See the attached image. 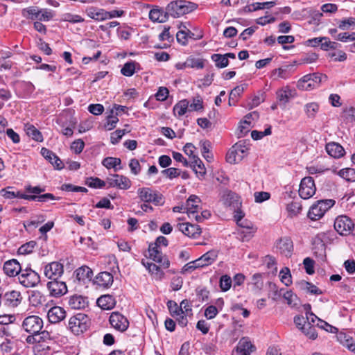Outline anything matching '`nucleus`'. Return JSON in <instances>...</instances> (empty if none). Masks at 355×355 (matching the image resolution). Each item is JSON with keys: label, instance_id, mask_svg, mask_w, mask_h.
Here are the masks:
<instances>
[{"label": "nucleus", "instance_id": "4be33fe9", "mask_svg": "<svg viewBox=\"0 0 355 355\" xmlns=\"http://www.w3.org/2000/svg\"><path fill=\"white\" fill-rule=\"evenodd\" d=\"M68 304L73 309H83L87 306L88 301L87 297L74 295L69 297Z\"/></svg>", "mask_w": 355, "mask_h": 355}, {"label": "nucleus", "instance_id": "4c0bfd02", "mask_svg": "<svg viewBox=\"0 0 355 355\" xmlns=\"http://www.w3.org/2000/svg\"><path fill=\"white\" fill-rule=\"evenodd\" d=\"M183 65L190 68L202 69L204 67V60L200 58L189 57L183 63Z\"/></svg>", "mask_w": 355, "mask_h": 355}, {"label": "nucleus", "instance_id": "9d476101", "mask_svg": "<svg viewBox=\"0 0 355 355\" xmlns=\"http://www.w3.org/2000/svg\"><path fill=\"white\" fill-rule=\"evenodd\" d=\"M22 327L29 334H36L42 329L43 320L37 315H30L24 320Z\"/></svg>", "mask_w": 355, "mask_h": 355}, {"label": "nucleus", "instance_id": "603ef678", "mask_svg": "<svg viewBox=\"0 0 355 355\" xmlns=\"http://www.w3.org/2000/svg\"><path fill=\"white\" fill-rule=\"evenodd\" d=\"M202 103V98L200 96L193 98L192 103L190 105L189 104V110L198 111L202 110L203 108Z\"/></svg>", "mask_w": 355, "mask_h": 355}, {"label": "nucleus", "instance_id": "c756f323", "mask_svg": "<svg viewBox=\"0 0 355 355\" xmlns=\"http://www.w3.org/2000/svg\"><path fill=\"white\" fill-rule=\"evenodd\" d=\"M167 11L160 9H152L149 12V19L154 22L164 23L168 19Z\"/></svg>", "mask_w": 355, "mask_h": 355}, {"label": "nucleus", "instance_id": "c03bdc74", "mask_svg": "<svg viewBox=\"0 0 355 355\" xmlns=\"http://www.w3.org/2000/svg\"><path fill=\"white\" fill-rule=\"evenodd\" d=\"M148 272L154 276L156 280H161L164 276V272L155 263L150 264L148 266Z\"/></svg>", "mask_w": 355, "mask_h": 355}, {"label": "nucleus", "instance_id": "09e8293b", "mask_svg": "<svg viewBox=\"0 0 355 355\" xmlns=\"http://www.w3.org/2000/svg\"><path fill=\"white\" fill-rule=\"evenodd\" d=\"M23 15L31 19H38L41 12L39 9L35 7H30L23 10Z\"/></svg>", "mask_w": 355, "mask_h": 355}, {"label": "nucleus", "instance_id": "4468645a", "mask_svg": "<svg viewBox=\"0 0 355 355\" xmlns=\"http://www.w3.org/2000/svg\"><path fill=\"white\" fill-rule=\"evenodd\" d=\"M22 296L17 291H10L4 293L2 298V303L8 308H15L21 302Z\"/></svg>", "mask_w": 355, "mask_h": 355}, {"label": "nucleus", "instance_id": "b1692460", "mask_svg": "<svg viewBox=\"0 0 355 355\" xmlns=\"http://www.w3.org/2000/svg\"><path fill=\"white\" fill-rule=\"evenodd\" d=\"M326 151L334 158H340L345 154V149L338 143L331 142L326 145Z\"/></svg>", "mask_w": 355, "mask_h": 355}, {"label": "nucleus", "instance_id": "20e7f679", "mask_svg": "<svg viewBox=\"0 0 355 355\" xmlns=\"http://www.w3.org/2000/svg\"><path fill=\"white\" fill-rule=\"evenodd\" d=\"M137 194L141 201L144 202H152L155 205L163 203L162 195L149 187H141L137 190Z\"/></svg>", "mask_w": 355, "mask_h": 355}, {"label": "nucleus", "instance_id": "dca6fc26", "mask_svg": "<svg viewBox=\"0 0 355 355\" xmlns=\"http://www.w3.org/2000/svg\"><path fill=\"white\" fill-rule=\"evenodd\" d=\"M3 269L6 275L9 277L19 276L22 270L20 263L15 259L6 261Z\"/></svg>", "mask_w": 355, "mask_h": 355}, {"label": "nucleus", "instance_id": "c9c22d12", "mask_svg": "<svg viewBox=\"0 0 355 355\" xmlns=\"http://www.w3.org/2000/svg\"><path fill=\"white\" fill-rule=\"evenodd\" d=\"M319 104L315 102L306 103L304 105V112L308 118L313 119L319 110Z\"/></svg>", "mask_w": 355, "mask_h": 355}, {"label": "nucleus", "instance_id": "338daca9", "mask_svg": "<svg viewBox=\"0 0 355 355\" xmlns=\"http://www.w3.org/2000/svg\"><path fill=\"white\" fill-rule=\"evenodd\" d=\"M84 146H85V143L83 142V141L82 139H79L74 141L71 144V148L72 150L74 151L75 153L79 154L83 151Z\"/></svg>", "mask_w": 355, "mask_h": 355}, {"label": "nucleus", "instance_id": "a878e982", "mask_svg": "<svg viewBox=\"0 0 355 355\" xmlns=\"http://www.w3.org/2000/svg\"><path fill=\"white\" fill-rule=\"evenodd\" d=\"M190 167L193 168L198 178H202L206 174V168L202 161L196 155H193Z\"/></svg>", "mask_w": 355, "mask_h": 355}, {"label": "nucleus", "instance_id": "39448f33", "mask_svg": "<svg viewBox=\"0 0 355 355\" xmlns=\"http://www.w3.org/2000/svg\"><path fill=\"white\" fill-rule=\"evenodd\" d=\"M87 316L80 313L69 319L68 327L74 334L78 335L87 330Z\"/></svg>", "mask_w": 355, "mask_h": 355}, {"label": "nucleus", "instance_id": "a19ab883", "mask_svg": "<svg viewBox=\"0 0 355 355\" xmlns=\"http://www.w3.org/2000/svg\"><path fill=\"white\" fill-rule=\"evenodd\" d=\"M279 277L281 282L283 284H284L286 286H288L292 284L291 275L288 268H283L280 270Z\"/></svg>", "mask_w": 355, "mask_h": 355}, {"label": "nucleus", "instance_id": "e2e57ef3", "mask_svg": "<svg viewBox=\"0 0 355 355\" xmlns=\"http://www.w3.org/2000/svg\"><path fill=\"white\" fill-rule=\"evenodd\" d=\"M125 134V130H116L111 134V143L112 144H116L119 142L122 137Z\"/></svg>", "mask_w": 355, "mask_h": 355}, {"label": "nucleus", "instance_id": "6e6552de", "mask_svg": "<svg viewBox=\"0 0 355 355\" xmlns=\"http://www.w3.org/2000/svg\"><path fill=\"white\" fill-rule=\"evenodd\" d=\"M109 187H116L119 189L127 190L132 185L131 180L126 176L119 174H110L106 179Z\"/></svg>", "mask_w": 355, "mask_h": 355}, {"label": "nucleus", "instance_id": "473e14b6", "mask_svg": "<svg viewBox=\"0 0 355 355\" xmlns=\"http://www.w3.org/2000/svg\"><path fill=\"white\" fill-rule=\"evenodd\" d=\"M302 331L310 339L315 340L318 337V334L315 327L311 325L310 318L307 316V324L301 327Z\"/></svg>", "mask_w": 355, "mask_h": 355}, {"label": "nucleus", "instance_id": "aec40b11", "mask_svg": "<svg viewBox=\"0 0 355 355\" xmlns=\"http://www.w3.org/2000/svg\"><path fill=\"white\" fill-rule=\"evenodd\" d=\"M201 202L200 198L196 195H191L186 201L187 213L189 217H193L198 212V204Z\"/></svg>", "mask_w": 355, "mask_h": 355}, {"label": "nucleus", "instance_id": "bb28decb", "mask_svg": "<svg viewBox=\"0 0 355 355\" xmlns=\"http://www.w3.org/2000/svg\"><path fill=\"white\" fill-rule=\"evenodd\" d=\"M86 12L89 17L94 20L103 21L107 19V11L103 9L91 7L86 10Z\"/></svg>", "mask_w": 355, "mask_h": 355}, {"label": "nucleus", "instance_id": "2f4dec72", "mask_svg": "<svg viewBox=\"0 0 355 355\" xmlns=\"http://www.w3.org/2000/svg\"><path fill=\"white\" fill-rule=\"evenodd\" d=\"M25 131L28 137L36 141L41 142L43 141L42 133L33 125L26 124L25 125Z\"/></svg>", "mask_w": 355, "mask_h": 355}, {"label": "nucleus", "instance_id": "69168bd1", "mask_svg": "<svg viewBox=\"0 0 355 355\" xmlns=\"http://www.w3.org/2000/svg\"><path fill=\"white\" fill-rule=\"evenodd\" d=\"M168 94L169 92L166 87H160L155 94L156 99L159 101H164L167 98Z\"/></svg>", "mask_w": 355, "mask_h": 355}, {"label": "nucleus", "instance_id": "5fc2aeb1", "mask_svg": "<svg viewBox=\"0 0 355 355\" xmlns=\"http://www.w3.org/2000/svg\"><path fill=\"white\" fill-rule=\"evenodd\" d=\"M232 147L237 152V155L239 157V159H242V158L246 155L248 150V148L246 147L241 141L236 143Z\"/></svg>", "mask_w": 355, "mask_h": 355}, {"label": "nucleus", "instance_id": "49530a36", "mask_svg": "<svg viewBox=\"0 0 355 355\" xmlns=\"http://www.w3.org/2000/svg\"><path fill=\"white\" fill-rule=\"evenodd\" d=\"M28 198L31 199V200H37L38 202H46L49 200H58L60 198H56L52 193H44L41 195H32V196Z\"/></svg>", "mask_w": 355, "mask_h": 355}, {"label": "nucleus", "instance_id": "4d7b16f0", "mask_svg": "<svg viewBox=\"0 0 355 355\" xmlns=\"http://www.w3.org/2000/svg\"><path fill=\"white\" fill-rule=\"evenodd\" d=\"M315 325L317 327H318L319 328H320L322 329H324L325 331H327L328 332H331V333H335L338 330L337 328H336L335 327H333L332 325L329 324V323H327V322H325L321 319L318 320V322L316 323Z\"/></svg>", "mask_w": 355, "mask_h": 355}, {"label": "nucleus", "instance_id": "3c124183", "mask_svg": "<svg viewBox=\"0 0 355 355\" xmlns=\"http://www.w3.org/2000/svg\"><path fill=\"white\" fill-rule=\"evenodd\" d=\"M218 253L215 250H210L202 256V260H204L207 266L211 264L217 258Z\"/></svg>", "mask_w": 355, "mask_h": 355}, {"label": "nucleus", "instance_id": "79ce46f5", "mask_svg": "<svg viewBox=\"0 0 355 355\" xmlns=\"http://www.w3.org/2000/svg\"><path fill=\"white\" fill-rule=\"evenodd\" d=\"M279 44L283 45L284 50H288L294 47V46H286V44H291L294 42L295 37L293 35H281L277 39Z\"/></svg>", "mask_w": 355, "mask_h": 355}, {"label": "nucleus", "instance_id": "0eeeda50", "mask_svg": "<svg viewBox=\"0 0 355 355\" xmlns=\"http://www.w3.org/2000/svg\"><path fill=\"white\" fill-rule=\"evenodd\" d=\"M316 191L315 184L312 177L302 178L300 184L299 195L303 199H309Z\"/></svg>", "mask_w": 355, "mask_h": 355}, {"label": "nucleus", "instance_id": "423d86ee", "mask_svg": "<svg viewBox=\"0 0 355 355\" xmlns=\"http://www.w3.org/2000/svg\"><path fill=\"white\" fill-rule=\"evenodd\" d=\"M354 227V223L346 216H339L334 221L335 230L342 236L349 235Z\"/></svg>", "mask_w": 355, "mask_h": 355}, {"label": "nucleus", "instance_id": "e433bc0d", "mask_svg": "<svg viewBox=\"0 0 355 355\" xmlns=\"http://www.w3.org/2000/svg\"><path fill=\"white\" fill-rule=\"evenodd\" d=\"M137 65H139V64L135 62H128L124 64L121 69V73L125 76H132L136 71Z\"/></svg>", "mask_w": 355, "mask_h": 355}, {"label": "nucleus", "instance_id": "0e129e2a", "mask_svg": "<svg viewBox=\"0 0 355 355\" xmlns=\"http://www.w3.org/2000/svg\"><path fill=\"white\" fill-rule=\"evenodd\" d=\"M129 167L131 173L134 175H138L141 171V166L139 161L135 159H131L129 163Z\"/></svg>", "mask_w": 355, "mask_h": 355}, {"label": "nucleus", "instance_id": "7c9ffc66", "mask_svg": "<svg viewBox=\"0 0 355 355\" xmlns=\"http://www.w3.org/2000/svg\"><path fill=\"white\" fill-rule=\"evenodd\" d=\"M121 164V159L117 157H107L104 158L102 161V164L105 168L108 169L114 168L115 172L122 168Z\"/></svg>", "mask_w": 355, "mask_h": 355}, {"label": "nucleus", "instance_id": "ddd939ff", "mask_svg": "<svg viewBox=\"0 0 355 355\" xmlns=\"http://www.w3.org/2000/svg\"><path fill=\"white\" fill-rule=\"evenodd\" d=\"M109 321L112 327L120 332L126 331L129 327L127 318L117 311L111 313Z\"/></svg>", "mask_w": 355, "mask_h": 355}, {"label": "nucleus", "instance_id": "864d4df0", "mask_svg": "<svg viewBox=\"0 0 355 355\" xmlns=\"http://www.w3.org/2000/svg\"><path fill=\"white\" fill-rule=\"evenodd\" d=\"M232 285V279L230 276L225 275L220 279V288L223 291H227Z\"/></svg>", "mask_w": 355, "mask_h": 355}, {"label": "nucleus", "instance_id": "cd10ccee", "mask_svg": "<svg viewBox=\"0 0 355 355\" xmlns=\"http://www.w3.org/2000/svg\"><path fill=\"white\" fill-rule=\"evenodd\" d=\"M29 301L33 306H42L46 302V296L42 292L35 290L31 292Z\"/></svg>", "mask_w": 355, "mask_h": 355}, {"label": "nucleus", "instance_id": "412c9836", "mask_svg": "<svg viewBox=\"0 0 355 355\" xmlns=\"http://www.w3.org/2000/svg\"><path fill=\"white\" fill-rule=\"evenodd\" d=\"M277 247L282 254L286 257L291 256L293 250V245L292 241L289 238L286 237L281 239L279 241Z\"/></svg>", "mask_w": 355, "mask_h": 355}, {"label": "nucleus", "instance_id": "1a4fd4ad", "mask_svg": "<svg viewBox=\"0 0 355 355\" xmlns=\"http://www.w3.org/2000/svg\"><path fill=\"white\" fill-rule=\"evenodd\" d=\"M327 80V76L324 74L318 73L306 74L297 81V87L299 89H307L308 87H304L303 84L304 82H310L311 85H313V89L318 87L322 81H326Z\"/></svg>", "mask_w": 355, "mask_h": 355}, {"label": "nucleus", "instance_id": "37998d69", "mask_svg": "<svg viewBox=\"0 0 355 355\" xmlns=\"http://www.w3.org/2000/svg\"><path fill=\"white\" fill-rule=\"evenodd\" d=\"M114 110H111L110 114L107 116V122L105 123V128L107 130H111L116 127L119 119L116 116H114Z\"/></svg>", "mask_w": 355, "mask_h": 355}, {"label": "nucleus", "instance_id": "a211bd4d", "mask_svg": "<svg viewBox=\"0 0 355 355\" xmlns=\"http://www.w3.org/2000/svg\"><path fill=\"white\" fill-rule=\"evenodd\" d=\"M42 155L58 170H61L64 168V164L62 160L51 150L42 148L41 149Z\"/></svg>", "mask_w": 355, "mask_h": 355}, {"label": "nucleus", "instance_id": "f3484780", "mask_svg": "<svg viewBox=\"0 0 355 355\" xmlns=\"http://www.w3.org/2000/svg\"><path fill=\"white\" fill-rule=\"evenodd\" d=\"M178 227L184 235L195 238L201 233V228L198 225L190 223H179Z\"/></svg>", "mask_w": 355, "mask_h": 355}, {"label": "nucleus", "instance_id": "7ed1b4c3", "mask_svg": "<svg viewBox=\"0 0 355 355\" xmlns=\"http://www.w3.org/2000/svg\"><path fill=\"white\" fill-rule=\"evenodd\" d=\"M18 279L25 288L35 287L40 282V276L35 270L27 268L21 271Z\"/></svg>", "mask_w": 355, "mask_h": 355}, {"label": "nucleus", "instance_id": "393cba45", "mask_svg": "<svg viewBox=\"0 0 355 355\" xmlns=\"http://www.w3.org/2000/svg\"><path fill=\"white\" fill-rule=\"evenodd\" d=\"M97 304L104 310L112 309L116 305V300L111 295H104L97 300Z\"/></svg>", "mask_w": 355, "mask_h": 355}, {"label": "nucleus", "instance_id": "c85d7f7f", "mask_svg": "<svg viewBox=\"0 0 355 355\" xmlns=\"http://www.w3.org/2000/svg\"><path fill=\"white\" fill-rule=\"evenodd\" d=\"M76 277L78 281H90L93 276L92 270L88 266H83L78 268L76 271Z\"/></svg>", "mask_w": 355, "mask_h": 355}, {"label": "nucleus", "instance_id": "a18cd8bd", "mask_svg": "<svg viewBox=\"0 0 355 355\" xmlns=\"http://www.w3.org/2000/svg\"><path fill=\"white\" fill-rule=\"evenodd\" d=\"M86 184L91 188L101 189L105 187V182L98 178H90L87 180Z\"/></svg>", "mask_w": 355, "mask_h": 355}, {"label": "nucleus", "instance_id": "6e6d98bb", "mask_svg": "<svg viewBox=\"0 0 355 355\" xmlns=\"http://www.w3.org/2000/svg\"><path fill=\"white\" fill-rule=\"evenodd\" d=\"M167 306L173 317L175 316V315L180 314V311H182L181 307H180L175 301L168 300L167 302Z\"/></svg>", "mask_w": 355, "mask_h": 355}, {"label": "nucleus", "instance_id": "052dcab7", "mask_svg": "<svg viewBox=\"0 0 355 355\" xmlns=\"http://www.w3.org/2000/svg\"><path fill=\"white\" fill-rule=\"evenodd\" d=\"M355 25V18L349 17L339 21L338 28L341 30H346L351 26Z\"/></svg>", "mask_w": 355, "mask_h": 355}, {"label": "nucleus", "instance_id": "f257e3e1", "mask_svg": "<svg viewBox=\"0 0 355 355\" xmlns=\"http://www.w3.org/2000/svg\"><path fill=\"white\" fill-rule=\"evenodd\" d=\"M197 7L198 6L195 3L185 0H177L169 3L166 8V10L168 16L171 15L177 18L195 10Z\"/></svg>", "mask_w": 355, "mask_h": 355}, {"label": "nucleus", "instance_id": "8fccbe9b", "mask_svg": "<svg viewBox=\"0 0 355 355\" xmlns=\"http://www.w3.org/2000/svg\"><path fill=\"white\" fill-rule=\"evenodd\" d=\"M150 259L159 263L164 268H168L170 266L169 260L165 255H163L162 253H159Z\"/></svg>", "mask_w": 355, "mask_h": 355}, {"label": "nucleus", "instance_id": "f8f14e48", "mask_svg": "<svg viewBox=\"0 0 355 355\" xmlns=\"http://www.w3.org/2000/svg\"><path fill=\"white\" fill-rule=\"evenodd\" d=\"M51 297H60L67 293V286L64 281L51 279L46 284Z\"/></svg>", "mask_w": 355, "mask_h": 355}, {"label": "nucleus", "instance_id": "ea45409f", "mask_svg": "<svg viewBox=\"0 0 355 355\" xmlns=\"http://www.w3.org/2000/svg\"><path fill=\"white\" fill-rule=\"evenodd\" d=\"M338 175L348 182L355 181V169L352 168H345L339 171Z\"/></svg>", "mask_w": 355, "mask_h": 355}, {"label": "nucleus", "instance_id": "bf43d9fd", "mask_svg": "<svg viewBox=\"0 0 355 355\" xmlns=\"http://www.w3.org/2000/svg\"><path fill=\"white\" fill-rule=\"evenodd\" d=\"M314 261L310 257H306L303 261V264L306 272L309 275H313L314 273Z\"/></svg>", "mask_w": 355, "mask_h": 355}, {"label": "nucleus", "instance_id": "72a5a7b5", "mask_svg": "<svg viewBox=\"0 0 355 355\" xmlns=\"http://www.w3.org/2000/svg\"><path fill=\"white\" fill-rule=\"evenodd\" d=\"M189 110V101L184 99L180 101L173 107V113L175 115L178 114L179 116H183Z\"/></svg>", "mask_w": 355, "mask_h": 355}, {"label": "nucleus", "instance_id": "58836bf2", "mask_svg": "<svg viewBox=\"0 0 355 355\" xmlns=\"http://www.w3.org/2000/svg\"><path fill=\"white\" fill-rule=\"evenodd\" d=\"M298 285L301 289H306L311 294L320 295L322 293V291L316 286L308 282L302 281L298 283Z\"/></svg>", "mask_w": 355, "mask_h": 355}, {"label": "nucleus", "instance_id": "2eb2a0df", "mask_svg": "<svg viewBox=\"0 0 355 355\" xmlns=\"http://www.w3.org/2000/svg\"><path fill=\"white\" fill-rule=\"evenodd\" d=\"M255 350V347L251 343L248 338H242L236 349L232 352V355H250Z\"/></svg>", "mask_w": 355, "mask_h": 355}, {"label": "nucleus", "instance_id": "de8ad7c7", "mask_svg": "<svg viewBox=\"0 0 355 355\" xmlns=\"http://www.w3.org/2000/svg\"><path fill=\"white\" fill-rule=\"evenodd\" d=\"M36 242L34 241H29L22 245L19 249L18 252L21 254H26L31 253L36 246Z\"/></svg>", "mask_w": 355, "mask_h": 355}, {"label": "nucleus", "instance_id": "f03ea898", "mask_svg": "<svg viewBox=\"0 0 355 355\" xmlns=\"http://www.w3.org/2000/svg\"><path fill=\"white\" fill-rule=\"evenodd\" d=\"M334 204L335 200L332 199L318 200L311 207L308 212L309 218L312 220L320 219Z\"/></svg>", "mask_w": 355, "mask_h": 355}, {"label": "nucleus", "instance_id": "5701e85b", "mask_svg": "<svg viewBox=\"0 0 355 355\" xmlns=\"http://www.w3.org/2000/svg\"><path fill=\"white\" fill-rule=\"evenodd\" d=\"M112 283L113 276L108 272H101L94 279V284L105 288L109 287Z\"/></svg>", "mask_w": 355, "mask_h": 355}, {"label": "nucleus", "instance_id": "f704fd0d", "mask_svg": "<svg viewBox=\"0 0 355 355\" xmlns=\"http://www.w3.org/2000/svg\"><path fill=\"white\" fill-rule=\"evenodd\" d=\"M211 60L215 62L217 68L222 69L228 66L229 60L226 58L225 55L215 53L211 56Z\"/></svg>", "mask_w": 355, "mask_h": 355}, {"label": "nucleus", "instance_id": "680f3d73", "mask_svg": "<svg viewBox=\"0 0 355 355\" xmlns=\"http://www.w3.org/2000/svg\"><path fill=\"white\" fill-rule=\"evenodd\" d=\"M278 101L285 105L290 100V94L287 91L280 90L277 93Z\"/></svg>", "mask_w": 355, "mask_h": 355}, {"label": "nucleus", "instance_id": "6ab92c4d", "mask_svg": "<svg viewBox=\"0 0 355 355\" xmlns=\"http://www.w3.org/2000/svg\"><path fill=\"white\" fill-rule=\"evenodd\" d=\"M47 317L51 323H58L65 318L66 312L60 306H53L49 310Z\"/></svg>", "mask_w": 355, "mask_h": 355}, {"label": "nucleus", "instance_id": "13d9d810", "mask_svg": "<svg viewBox=\"0 0 355 355\" xmlns=\"http://www.w3.org/2000/svg\"><path fill=\"white\" fill-rule=\"evenodd\" d=\"M226 160L230 164H236L241 159H239L237 152L232 147L226 155Z\"/></svg>", "mask_w": 355, "mask_h": 355}, {"label": "nucleus", "instance_id": "9b49d317", "mask_svg": "<svg viewBox=\"0 0 355 355\" xmlns=\"http://www.w3.org/2000/svg\"><path fill=\"white\" fill-rule=\"evenodd\" d=\"M64 272V266L58 261H53L46 264L44 268L46 277L49 279H59Z\"/></svg>", "mask_w": 355, "mask_h": 355}, {"label": "nucleus", "instance_id": "774afa93", "mask_svg": "<svg viewBox=\"0 0 355 355\" xmlns=\"http://www.w3.org/2000/svg\"><path fill=\"white\" fill-rule=\"evenodd\" d=\"M336 40L341 42L355 41V32L352 33H342L337 35Z\"/></svg>", "mask_w": 355, "mask_h": 355}]
</instances>
